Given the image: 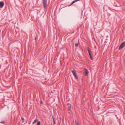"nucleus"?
Wrapping results in <instances>:
<instances>
[{
	"label": "nucleus",
	"mask_w": 125,
	"mask_h": 125,
	"mask_svg": "<svg viewBox=\"0 0 125 125\" xmlns=\"http://www.w3.org/2000/svg\"><path fill=\"white\" fill-rule=\"evenodd\" d=\"M2 123H5V122L4 121H3V122H2Z\"/></svg>",
	"instance_id": "nucleus-14"
},
{
	"label": "nucleus",
	"mask_w": 125,
	"mask_h": 125,
	"mask_svg": "<svg viewBox=\"0 0 125 125\" xmlns=\"http://www.w3.org/2000/svg\"><path fill=\"white\" fill-rule=\"evenodd\" d=\"M71 72L72 73L73 75L76 78H77L78 77L77 76V73L76 72L75 70H72Z\"/></svg>",
	"instance_id": "nucleus-2"
},
{
	"label": "nucleus",
	"mask_w": 125,
	"mask_h": 125,
	"mask_svg": "<svg viewBox=\"0 0 125 125\" xmlns=\"http://www.w3.org/2000/svg\"><path fill=\"white\" fill-rule=\"evenodd\" d=\"M41 104H42V101H41Z\"/></svg>",
	"instance_id": "nucleus-13"
},
{
	"label": "nucleus",
	"mask_w": 125,
	"mask_h": 125,
	"mask_svg": "<svg viewBox=\"0 0 125 125\" xmlns=\"http://www.w3.org/2000/svg\"><path fill=\"white\" fill-rule=\"evenodd\" d=\"M24 118H23V120H24Z\"/></svg>",
	"instance_id": "nucleus-16"
},
{
	"label": "nucleus",
	"mask_w": 125,
	"mask_h": 125,
	"mask_svg": "<svg viewBox=\"0 0 125 125\" xmlns=\"http://www.w3.org/2000/svg\"><path fill=\"white\" fill-rule=\"evenodd\" d=\"M76 122L77 125H79L78 124V123L77 122Z\"/></svg>",
	"instance_id": "nucleus-12"
},
{
	"label": "nucleus",
	"mask_w": 125,
	"mask_h": 125,
	"mask_svg": "<svg viewBox=\"0 0 125 125\" xmlns=\"http://www.w3.org/2000/svg\"><path fill=\"white\" fill-rule=\"evenodd\" d=\"M37 125H41V122L40 121H39L37 123Z\"/></svg>",
	"instance_id": "nucleus-9"
},
{
	"label": "nucleus",
	"mask_w": 125,
	"mask_h": 125,
	"mask_svg": "<svg viewBox=\"0 0 125 125\" xmlns=\"http://www.w3.org/2000/svg\"><path fill=\"white\" fill-rule=\"evenodd\" d=\"M4 4V2L3 1L0 2V8H2L3 7Z\"/></svg>",
	"instance_id": "nucleus-4"
},
{
	"label": "nucleus",
	"mask_w": 125,
	"mask_h": 125,
	"mask_svg": "<svg viewBox=\"0 0 125 125\" xmlns=\"http://www.w3.org/2000/svg\"><path fill=\"white\" fill-rule=\"evenodd\" d=\"M35 39L36 40V37H35Z\"/></svg>",
	"instance_id": "nucleus-15"
},
{
	"label": "nucleus",
	"mask_w": 125,
	"mask_h": 125,
	"mask_svg": "<svg viewBox=\"0 0 125 125\" xmlns=\"http://www.w3.org/2000/svg\"><path fill=\"white\" fill-rule=\"evenodd\" d=\"M125 46V41L123 42L121 44L119 48V49L120 50L123 48Z\"/></svg>",
	"instance_id": "nucleus-1"
},
{
	"label": "nucleus",
	"mask_w": 125,
	"mask_h": 125,
	"mask_svg": "<svg viewBox=\"0 0 125 125\" xmlns=\"http://www.w3.org/2000/svg\"><path fill=\"white\" fill-rule=\"evenodd\" d=\"M84 72L85 73V75L86 76H87L89 73L87 69L85 68L84 69Z\"/></svg>",
	"instance_id": "nucleus-5"
},
{
	"label": "nucleus",
	"mask_w": 125,
	"mask_h": 125,
	"mask_svg": "<svg viewBox=\"0 0 125 125\" xmlns=\"http://www.w3.org/2000/svg\"><path fill=\"white\" fill-rule=\"evenodd\" d=\"M88 53L89 54V55L90 56V58H91V59H92V60H93V58L92 57V55H91V54L90 53V50H89L88 48Z\"/></svg>",
	"instance_id": "nucleus-6"
},
{
	"label": "nucleus",
	"mask_w": 125,
	"mask_h": 125,
	"mask_svg": "<svg viewBox=\"0 0 125 125\" xmlns=\"http://www.w3.org/2000/svg\"><path fill=\"white\" fill-rule=\"evenodd\" d=\"M43 2L44 4V6L45 8H46L47 7L46 0H43Z\"/></svg>",
	"instance_id": "nucleus-3"
},
{
	"label": "nucleus",
	"mask_w": 125,
	"mask_h": 125,
	"mask_svg": "<svg viewBox=\"0 0 125 125\" xmlns=\"http://www.w3.org/2000/svg\"><path fill=\"white\" fill-rule=\"evenodd\" d=\"M52 117H53V122H54V124H55V120H54V118L53 117V116Z\"/></svg>",
	"instance_id": "nucleus-10"
},
{
	"label": "nucleus",
	"mask_w": 125,
	"mask_h": 125,
	"mask_svg": "<svg viewBox=\"0 0 125 125\" xmlns=\"http://www.w3.org/2000/svg\"><path fill=\"white\" fill-rule=\"evenodd\" d=\"M79 0H76L75 1H73L71 3V5H72L74 3H75V2L79 1Z\"/></svg>",
	"instance_id": "nucleus-7"
},
{
	"label": "nucleus",
	"mask_w": 125,
	"mask_h": 125,
	"mask_svg": "<svg viewBox=\"0 0 125 125\" xmlns=\"http://www.w3.org/2000/svg\"><path fill=\"white\" fill-rule=\"evenodd\" d=\"M37 121V119H35L33 122V124H34V123H35Z\"/></svg>",
	"instance_id": "nucleus-8"
},
{
	"label": "nucleus",
	"mask_w": 125,
	"mask_h": 125,
	"mask_svg": "<svg viewBox=\"0 0 125 125\" xmlns=\"http://www.w3.org/2000/svg\"><path fill=\"white\" fill-rule=\"evenodd\" d=\"M75 45L77 47L78 46V44L77 43H76L75 44Z\"/></svg>",
	"instance_id": "nucleus-11"
}]
</instances>
